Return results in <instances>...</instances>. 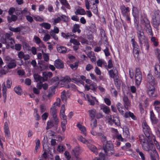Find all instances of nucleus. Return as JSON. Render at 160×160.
<instances>
[{"mask_svg": "<svg viewBox=\"0 0 160 160\" xmlns=\"http://www.w3.org/2000/svg\"><path fill=\"white\" fill-rule=\"evenodd\" d=\"M149 153L152 160H156V158L158 156L156 150L154 149L153 150H151L149 151Z\"/></svg>", "mask_w": 160, "mask_h": 160, "instance_id": "obj_18", "label": "nucleus"}, {"mask_svg": "<svg viewBox=\"0 0 160 160\" xmlns=\"http://www.w3.org/2000/svg\"><path fill=\"white\" fill-rule=\"evenodd\" d=\"M88 148L95 154L97 155L98 153V149L96 146L92 145H88Z\"/></svg>", "mask_w": 160, "mask_h": 160, "instance_id": "obj_25", "label": "nucleus"}, {"mask_svg": "<svg viewBox=\"0 0 160 160\" xmlns=\"http://www.w3.org/2000/svg\"><path fill=\"white\" fill-rule=\"evenodd\" d=\"M88 112L89 113V117L91 119V120L92 121L93 120L96 115V110L94 109H90L88 111Z\"/></svg>", "mask_w": 160, "mask_h": 160, "instance_id": "obj_20", "label": "nucleus"}, {"mask_svg": "<svg viewBox=\"0 0 160 160\" xmlns=\"http://www.w3.org/2000/svg\"><path fill=\"white\" fill-rule=\"evenodd\" d=\"M4 130L6 137L9 138L10 136V132L9 128H4Z\"/></svg>", "mask_w": 160, "mask_h": 160, "instance_id": "obj_58", "label": "nucleus"}, {"mask_svg": "<svg viewBox=\"0 0 160 160\" xmlns=\"http://www.w3.org/2000/svg\"><path fill=\"white\" fill-rule=\"evenodd\" d=\"M100 136H101V140L102 142L103 143V144L104 143H107V142H108V141L106 140V137L104 135L102 134H101Z\"/></svg>", "mask_w": 160, "mask_h": 160, "instance_id": "obj_51", "label": "nucleus"}, {"mask_svg": "<svg viewBox=\"0 0 160 160\" xmlns=\"http://www.w3.org/2000/svg\"><path fill=\"white\" fill-rule=\"evenodd\" d=\"M12 84V82L11 79L10 78H8L7 81V87L8 88H10L11 87Z\"/></svg>", "mask_w": 160, "mask_h": 160, "instance_id": "obj_57", "label": "nucleus"}, {"mask_svg": "<svg viewBox=\"0 0 160 160\" xmlns=\"http://www.w3.org/2000/svg\"><path fill=\"white\" fill-rule=\"evenodd\" d=\"M100 34L102 39H106L107 38V37L105 31L103 30H101L100 31Z\"/></svg>", "mask_w": 160, "mask_h": 160, "instance_id": "obj_61", "label": "nucleus"}, {"mask_svg": "<svg viewBox=\"0 0 160 160\" xmlns=\"http://www.w3.org/2000/svg\"><path fill=\"white\" fill-rule=\"evenodd\" d=\"M55 33H54V32L52 31V30H51L50 32V35L52 36L55 40H57L58 39V38L55 34Z\"/></svg>", "mask_w": 160, "mask_h": 160, "instance_id": "obj_55", "label": "nucleus"}, {"mask_svg": "<svg viewBox=\"0 0 160 160\" xmlns=\"http://www.w3.org/2000/svg\"><path fill=\"white\" fill-rule=\"evenodd\" d=\"M129 134V129L127 128H125L123 130V134L126 137H128Z\"/></svg>", "mask_w": 160, "mask_h": 160, "instance_id": "obj_59", "label": "nucleus"}, {"mask_svg": "<svg viewBox=\"0 0 160 160\" xmlns=\"http://www.w3.org/2000/svg\"><path fill=\"white\" fill-rule=\"evenodd\" d=\"M122 14L125 19L126 20L128 21V23L130 22V18L128 15V13L129 12L128 7H126L125 6H122L120 7Z\"/></svg>", "mask_w": 160, "mask_h": 160, "instance_id": "obj_7", "label": "nucleus"}, {"mask_svg": "<svg viewBox=\"0 0 160 160\" xmlns=\"http://www.w3.org/2000/svg\"><path fill=\"white\" fill-rule=\"evenodd\" d=\"M87 97L88 99V101L89 103V104L90 105L93 106L95 103V101L93 100L92 99L89 98V96L88 95H87Z\"/></svg>", "mask_w": 160, "mask_h": 160, "instance_id": "obj_49", "label": "nucleus"}, {"mask_svg": "<svg viewBox=\"0 0 160 160\" xmlns=\"http://www.w3.org/2000/svg\"><path fill=\"white\" fill-rule=\"evenodd\" d=\"M103 148L106 155L110 156L114 153L113 150V145L110 141H108L106 143L103 145Z\"/></svg>", "mask_w": 160, "mask_h": 160, "instance_id": "obj_2", "label": "nucleus"}, {"mask_svg": "<svg viewBox=\"0 0 160 160\" xmlns=\"http://www.w3.org/2000/svg\"><path fill=\"white\" fill-rule=\"evenodd\" d=\"M79 27L80 26L79 24H74L72 30V32L74 33L77 32L78 33H80L81 32V30L79 29Z\"/></svg>", "mask_w": 160, "mask_h": 160, "instance_id": "obj_29", "label": "nucleus"}, {"mask_svg": "<svg viewBox=\"0 0 160 160\" xmlns=\"http://www.w3.org/2000/svg\"><path fill=\"white\" fill-rule=\"evenodd\" d=\"M15 92L18 95H21L22 92L21 88L19 86L15 87L14 88Z\"/></svg>", "mask_w": 160, "mask_h": 160, "instance_id": "obj_37", "label": "nucleus"}, {"mask_svg": "<svg viewBox=\"0 0 160 160\" xmlns=\"http://www.w3.org/2000/svg\"><path fill=\"white\" fill-rule=\"evenodd\" d=\"M147 93L149 97L151 99H155L158 96L156 89L154 86L147 85Z\"/></svg>", "mask_w": 160, "mask_h": 160, "instance_id": "obj_3", "label": "nucleus"}, {"mask_svg": "<svg viewBox=\"0 0 160 160\" xmlns=\"http://www.w3.org/2000/svg\"><path fill=\"white\" fill-rule=\"evenodd\" d=\"M93 6L91 8L92 12L95 14H98V6L95 3L93 4Z\"/></svg>", "mask_w": 160, "mask_h": 160, "instance_id": "obj_33", "label": "nucleus"}, {"mask_svg": "<svg viewBox=\"0 0 160 160\" xmlns=\"http://www.w3.org/2000/svg\"><path fill=\"white\" fill-rule=\"evenodd\" d=\"M71 81V79L68 76H66L65 77L62 78L60 82L62 84H68Z\"/></svg>", "mask_w": 160, "mask_h": 160, "instance_id": "obj_22", "label": "nucleus"}, {"mask_svg": "<svg viewBox=\"0 0 160 160\" xmlns=\"http://www.w3.org/2000/svg\"><path fill=\"white\" fill-rule=\"evenodd\" d=\"M97 88V84L95 82L92 83L89 86L87 84H86L85 86V90L87 91L91 89L92 91L95 92L96 91Z\"/></svg>", "mask_w": 160, "mask_h": 160, "instance_id": "obj_10", "label": "nucleus"}, {"mask_svg": "<svg viewBox=\"0 0 160 160\" xmlns=\"http://www.w3.org/2000/svg\"><path fill=\"white\" fill-rule=\"evenodd\" d=\"M40 146V141L39 139H38L36 142V147L35 148V152H37V150L38 149Z\"/></svg>", "mask_w": 160, "mask_h": 160, "instance_id": "obj_63", "label": "nucleus"}, {"mask_svg": "<svg viewBox=\"0 0 160 160\" xmlns=\"http://www.w3.org/2000/svg\"><path fill=\"white\" fill-rule=\"evenodd\" d=\"M16 66V64L15 62L14 61L11 62L9 63L7 65V66L9 68L11 69L15 67Z\"/></svg>", "mask_w": 160, "mask_h": 160, "instance_id": "obj_45", "label": "nucleus"}, {"mask_svg": "<svg viewBox=\"0 0 160 160\" xmlns=\"http://www.w3.org/2000/svg\"><path fill=\"white\" fill-rule=\"evenodd\" d=\"M77 126L79 128L82 132V133L85 136H86L87 133L86 132V129L85 127L79 123H78L77 124Z\"/></svg>", "mask_w": 160, "mask_h": 160, "instance_id": "obj_26", "label": "nucleus"}, {"mask_svg": "<svg viewBox=\"0 0 160 160\" xmlns=\"http://www.w3.org/2000/svg\"><path fill=\"white\" fill-rule=\"evenodd\" d=\"M70 42L72 43H73L76 46H79L80 45V43L79 41H78L76 39H71Z\"/></svg>", "mask_w": 160, "mask_h": 160, "instance_id": "obj_53", "label": "nucleus"}, {"mask_svg": "<svg viewBox=\"0 0 160 160\" xmlns=\"http://www.w3.org/2000/svg\"><path fill=\"white\" fill-rule=\"evenodd\" d=\"M139 138L140 141L142 144L149 143L153 145V142H152V143H150L148 138V139L145 138L143 135H141L139 136Z\"/></svg>", "mask_w": 160, "mask_h": 160, "instance_id": "obj_21", "label": "nucleus"}, {"mask_svg": "<svg viewBox=\"0 0 160 160\" xmlns=\"http://www.w3.org/2000/svg\"><path fill=\"white\" fill-rule=\"evenodd\" d=\"M150 119L153 124H157L158 122V120L155 117L152 111L150 112Z\"/></svg>", "mask_w": 160, "mask_h": 160, "instance_id": "obj_14", "label": "nucleus"}, {"mask_svg": "<svg viewBox=\"0 0 160 160\" xmlns=\"http://www.w3.org/2000/svg\"><path fill=\"white\" fill-rule=\"evenodd\" d=\"M114 83L118 90L120 89L121 87L120 82L118 79V78H114Z\"/></svg>", "mask_w": 160, "mask_h": 160, "instance_id": "obj_27", "label": "nucleus"}, {"mask_svg": "<svg viewBox=\"0 0 160 160\" xmlns=\"http://www.w3.org/2000/svg\"><path fill=\"white\" fill-rule=\"evenodd\" d=\"M101 109L102 110L105 114H108L110 112L109 108L105 105L101 107Z\"/></svg>", "mask_w": 160, "mask_h": 160, "instance_id": "obj_32", "label": "nucleus"}, {"mask_svg": "<svg viewBox=\"0 0 160 160\" xmlns=\"http://www.w3.org/2000/svg\"><path fill=\"white\" fill-rule=\"evenodd\" d=\"M90 30L92 32H95L97 31L96 27L95 24L91 23L90 26Z\"/></svg>", "mask_w": 160, "mask_h": 160, "instance_id": "obj_47", "label": "nucleus"}, {"mask_svg": "<svg viewBox=\"0 0 160 160\" xmlns=\"http://www.w3.org/2000/svg\"><path fill=\"white\" fill-rule=\"evenodd\" d=\"M137 34L141 48L148 51L149 47V44L145 38L143 30L137 31Z\"/></svg>", "mask_w": 160, "mask_h": 160, "instance_id": "obj_1", "label": "nucleus"}, {"mask_svg": "<svg viewBox=\"0 0 160 160\" xmlns=\"http://www.w3.org/2000/svg\"><path fill=\"white\" fill-rule=\"evenodd\" d=\"M60 2L67 8L69 9L70 6L66 0H61Z\"/></svg>", "mask_w": 160, "mask_h": 160, "instance_id": "obj_46", "label": "nucleus"}, {"mask_svg": "<svg viewBox=\"0 0 160 160\" xmlns=\"http://www.w3.org/2000/svg\"><path fill=\"white\" fill-rule=\"evenodd\" d=\"M61 98L62 101L64 103L67 101V98L66 95V91L63 90L61 93Z\"/></svg>", "mask_w": 160, "mask_h": 160, "instance_id": "obj_34", "label": "nucleus"}, {"mask_svg": "<svg viewBox=\"0 0 160 160\" xmlns=\"http://www.w3.org/2000/svg\"><path fill=\"white\" fill-rule=\"evenodd\" d=\"M40 112L41 113L44 112L46 110V106L44 104H42L40 106Z\"/></svg>", "mask_w": 160, "mask_h": 160, "instance_id": "obj_52", "label": "nucleus"}, {"mask_svg": "<svg viewBox=\"0 0 160 160\" xmlns=\"http://www.w3.org/2000/svg\"><path fill=\"white\" fill-rule=\"evenodd\" d=\"M61 100L60 98H57L56 101L52 105L50 108V113L52 116L57 115V107H60V106Z\"/></svg>", "mask_w": 160, "mask_h": 160, "instance_id": "obj_6", "label": "nucleus"}, {"mask_svg": "<svg viewBox=\"0 0 160 160\" xmlns=\"http://www.w3.org/2000/svg\"><path fill=\"white\" fill-rule=\"evenodd\" d=\"M154 73L158 78H160V65L156 64L154 66Z\"/></svg>", "mask_w": 160, "mask_h": 160, "instance_id": "obj_16", "label": "nucleus"}, {"mask_svg": "<svg viewBox=\"0 0 160 160\" xmlns=\"http://www.w3.org/2000/svg\"><path fill=\"white\" fill-rule=\"evenodd\" d=\"M54 124L53 122L51 120H49L47 122V126L46 128L47 130H48L52 127H53L54 126Z\"/></svg>", "mask_w": 160, "mask_h": 160, "instance_id": "obj_41", "label": "nucleus"}, {"mask_svg": "<svg viewBox=\"0 0 160 160\" xmlns=\"http://www.w3.org/2000/svg\"><path fill=\"white\" fill-rule=\"evenodd\" d=\"M82 151L79 147H76L72 150V153L74 155L76 158H78V156L82 152Z\"/></svg>", "mask_w": 160, "mask_h": 160, "instance_id": "obj_13", "label": "nucleus"}, {"mask_svg": "<svg viewBox=\"0 0 160 160\" xmlns=\"http://www.w3.org/2000/svg\"><path fill=\"white\" fill-rule=\"evenodd\" d=\"M5 37V38L4 41L3 42H4L6 41H7H7L8 40H10L12 38L11 37V36H10V34L8 33H6V34Z\"/></svg>", "mask_w": 160, "mask_h": 160, "instance_id": "obj_64", "label": "nucleus"}, {"mask_svg": "<svg viewBox=\"0 0 160 160\" xmlns=\"http://www.w3.org/2000/svg\"><path fill=\"white\" fill-rule=\"evenodd\" d=\"M52 116L53 117V120L54 121V125H57L59 122V120L57 118V115H56Z\"/></svg>", "mask_w": 160, "mask_h": 160, "instance_id": "obj_60", "label": "nucleus"}, {"mask_svg": "<svg viewBox=\"0 0 160 160\" xmlns=\"http://www.w3.org/2000/svg\"><path fill=\"white\" fill-rule=\"evenodd\" d=\"M3 43L7 44L8 46H10L12 48V47L11 45H12L14 43V41L12 38L8 40L7 42L6 41L4 42H3Z\"/></svg>", "mask_w": 160, "mask_h": 160, "instance_id": "obj_43", "label": "nucleus"}, {"mask_svg": "<svg viewBox=\"0 0 160 160\" xmlns=\"http://www.w3.org/2000/svg\"><path fill=\"white\" fill-rule=\"evenodd\" d=\"M54 65L58 69H60L64 68L63 63L62 60L59 59L55 61Z\"/></svg>", "mask_w": 160, "mask_h": 160, "instance_id": "obj_12", "label": "nucleus"}, {"mask_svg": "<svg viewBox=\"0 0 160 160\" xmlns=\"http://www.w3.org/2000/svg\"><path fill=\"white\" fill-rule=\"evenodd\" d=\"M62 36L64 38L68 39L69 37H70L72 35L70 33L68 32L66 34L63 32L61 33Z\"/></svg>", "mask_w": 160, "mask_h": 160, "instance_id": "obj_48", "label": "nucleus"}, {"mask_svg": "<svg viewBox=\"0 0 160 160\" xmlns=\"http://www.w3.org/2000/svg\"><path fill=\"white\" fill-rule=\"evenodd\" d=\"M147 81L148 83L147 84V85H153L156 84L155 82V78L151 74H148L147 77Z\"/></svg>", "mask_w": 160, "mask_h": 160, "instance_id": "obj_9", "label": "nucleus"}, {"mask_svg": "<svg viewBox=\"0 0 160 160\" xmlns=\"http://www.w3.org/2000/svg\"><path fill=\"white\" fill-rule=\"evenodd\" d=\"M67 122V120H63L61 124V126L62 128V130L64 132L66 129V124Z\"/></svg>", "mask_w": 160, "mask_h": 160, "instance_id": "obj_50", "label": "nucleus"}, {"mask_svg": "<svg viewBox=\"0 0 160 160\" xmlns=\"http://www.w3.org/2000/svg\"><path fill=\"white\" fill-rule=\"evenodd\" d=\"M22 29V27H18L16 28H14L12 27L9 28V30L12 32H20Z\"/></svg>", "mask_w": 160, "mask_h": 160, "instance_id": "obj_31", "label": "nucleus"}, {"mask_svg": "<svg viewBox=\"0 0 160 160\" xmlns=\"http://www.w3.org/2000/svg\"><path fill=\"white\" fill-rule=\"evenodd\" d=\"M143 131L146 137L148 138L150 143H152L151 134L150 133V129L146 122H144L142 124Z\"/></svg>", "mask_w": 160, "mask_h": 160, "instance_id": "obj_4", "label": "nucleus"}, {"mask_svg": "<svg viewBox=\"0 0 160 160\" xmlns=\"http://www.w3.org/2000/svg\"><path fill=\"white\" fill-rule=\"evenodd\" d=\"M40 26L47 29H49L50 28L51 25L47 22H43L40 24Z\"/></svg>", "mask_w": 160, "mask_h": 160, "instance_id": "obj_35", "label": "nucleus"}, {"mask_svg": "<svg viewBox=\"0 0 160 160\" xmlns=\"http://www.w3.org/2000/svg\"><path fill=\"white\" fill-rule=\"evenodd\" d=\"M2 95L4 98V102H5L7 98L6 92L7 91V89L6 87L5 83V82L3 83L2 85Z\"/></svg>", "mask_w": 160, "mask_h": 160, "instance_id": "obj_19", "label": "nucleus"}, {"mask_svg": "<svg viewBox=\"0 0 160 160\" xmlns=\"http://www.w3.org/2000/svg\"><path fill=\"white\" fill-rule=\"evenodd\" d=\"M160 12L159 11H155L152 16V18L160 19Z\"/></svg>", "mask_w": 160, "mask_h": 160, "instance_id": "obj_40", "label": "nucleus"}, {"mask_svg": "<svg viewBox=\"0 0 160 160\" xmlns=\"http://www.w3.org/2000/svg\"><path fill=\"white\" fill-rule=\"evenodd\" d=\"M135 79L137 85H139L142 80V75L141 72L138 68H137L136 69Z\"/></svg>", "mask_w": 160, "mask_h": 160, "instance_id": "obj_8", "label": "nucleus"}, {"mask_svg": "<svg viewBox=\"0 0 160 160\" xmlns=\"http://www.w3.org/2000/svg\"><path fill=\"white\" fill-rule=\"evenodd\" d=\"M131 42L132 45L133 49L139 48L137 43L135 41L134 38H132L131 39Z\"/></svg>", "mask_w": 160, "mask_h": 160, "instance_id": "obj_39", "label": "nucleus"}, {"mask_svg": "<svg viewBox=\"0 0 160 160\" xmlns=\"http://www.w3.org/2000/svg\"><path fill=\"white\" fill-rule=\"evenodd\" d=\"M134 56L136 59H139V55L140 52L139 48L133 49Z\"/></svg>", "mask_w": 160, "mask_h": 160, "instance_id": "obj_28", "label": "nucleus"}, {"mask_svg": "<svg viewBox=\"0 0 160 160\" xmlns=\"http://www.w3.org/2000/svg\"><path fill=\"white\" fill-rule=\"evenodd\" d=\"M34 79L36 82H39L40 83L43 82V79L42 77L39 75L37 73H35L33 75Z\"/></svg>", "mask_w": 160, "mask_h": 160, "instance_id": "obj_24", "label": "nucleus"}, {"mask_svg": "<svg viewBox=\"0 0 160 160\" xmlns=\"http://www.w3.org/2000/svg\"><path fill=\"white\" fill-rule=\"evenodd\" d=\"M78 140L84 143L87 144L89 143V141L86 140L81 136L78 137Z\"/></svg>", "mask_w": 160, "mask_h": 160, "instance_id": "obj_44", "label": "nucleus"}, {"mask_svg": "<svg viewBox=\"0 0 160 160\" xmlns=\"http://www.w3.org/2000/svg\"><path fill=\"white\" fill-rule=\"evenodd\" d=\"M109 75L111 78H118V71L116 68H113L109 70Z\"/></svg>", "mask_w": 160, "mask_h": 160, "instance_id": "obj_11", "label": "nucleus"}, {"mask_svg": "<svg viewBox=\"0 0 160 160\" xmlns=\"http://www.w3.org/2000/svg\"><path fill=\"white\" fill-rule=\"evenodd\" d=\"M148 143L142 144V146L143 149L146 151H150V150H149V146L148 145Z\"/></svg>", "mask_w": 160, "mask_h": 160, "instance_id": "obj_54", "label": "nucleus"}, {"mask_svg": "<svg viewBox=\"0 0 160 160\" xmlns=\"http://www.w3.org/2000/svg\"><path fill=\"white\" fill-rule=\"evenodd\" d=\"M34 19L36 21L39 22H42L44 21V19L39 16H34Z\"/></svg>", "mask_w": 160, "mask_h": 160, "instance_id": "obj_62", "label": "nucleus"}, {"mask_svg": "<svg viewBox=\"0 0 160 160\" xmlns=\"http://www.w3.org/2000/svg\"><path fill=\"white\" fill-rule=\"evenodd\" d=\"M136 151L138 153L139 155L141 156V158L142 160H145V158L144 154L142 153V152H140L139 151V149H136Z\"/></svg>", "mask_w": 160, "mask_h": 160, "instance_id": "obj_56", "label": "nucleus"}, {"mask_svg": "<svg viewBox=\"0 0 160 160\" xmlns=\"http://www.w3.org/2000/svg\"><path fill=\"white\" fill-rule=\"evenodd\" d=\"M122 100L124 102V106L126 109L128 110V107L130 105V103L127 96L124 95L122 97Z\"/></svg>", "mask_w": 160, "mask_h": 160, "instance_id": "obj_15", "label": "nucleus"}, {"mask_svg": "<svg viewBox=\"0 0 160 160\" xmlns=\"http://www.w3.org/2000/svg\"><path fill=\"white\" fill-rule=\"evenodd\" d=\"M75 14L76 15H84L85 14V11L83 9H78L75 12Z\"/></svg>", "mask_w": 160, "mask_h": 160, "instance_id": "obj_36", "label": "nucleus"}, {"mask_svg": "<svg viewBox=\"0 0 160 160\" xmlns=\"http://www.w3.org/2000/svg\"><path fill=\"white\" fill-rule=\"evenodd\" d=\"M152 24L153 27L157 30L160 24V19L152 18Z\"/></svg>", "mask_w": 160, "mask_h": 160, "instance_id": "obj_17", "label": "nucleus"}, {"mask_svg": "<svg viewBox=\"0 0 160 160\" xmlns=\"http://www.w3.org/2000/svg\"><path fill=\"white\" fill-rule=\"evenodd\" d=\"M132 14L133 17L136 18L138 17V11L137 8L135 7H133L132 8Z\"/></svg>", "mask_w": 160, "mask_h": 160, "instance_id": "obj_38", "label": "nucleus"}, {"mask_svg": "<svg viewBox=\"0 0 160 160\" xmlns=\"http://www.w3.org/2000/svg\"><path fill=\"white\" fill-rule=\"evenodd\" d=\"M58 52L60 53H65L67 51V49L65 47L61 46L58 47L57 48Z\"/></svg>", "mask_w": 160, "mask_h": 160, "instance_id": "obj_30", "label": "nucleus"}, {"mask_svg": "<svg viewBox=\"0 0 160 160\" xmlns=\"http://www.w3.org/2000/svg\"><path fill=\"white\" fill-rule=\"evenodd\" d=\"M141 22L146 27L147 32L151 36H152L153 34L149 20L147 18H145L141 20Z\"/></svg>", "mask_w": 160, "mask_h": 160, "instance_id": "obj_5", "label": "nucleus"}, {"mask_svg": "<svg viewBox=\"0 0 160 160\" xmlns=\"http://www.w3.org/2000/svg\"><path fill=\"white\" fill-rule=\"evenodd\" d=\"M11 16H8L7 17V20L8 23H11L12 21H15L17 19V17L14 14L11 15Z\"/></svg>", "mask_w": 160, "mask_h": 160, "instance_id": "obj_23", "label": "nucleus"}, {"mask_svg": "<svg viewBox=\"0 0 160 160\" xmlns=\"http://www.w3.org/2000/svg\"><path fill=\"white\" fill-rule=\"evenodd\" d=\"M4 61L8 64L11 62L14 61L15 60L12 59L8 56H5L4 58Z\"/></svg>", "mask_w": 160, "mask_h": 160, "instance_id": "obj_42", "label": "nucleus"}]
</instances>
